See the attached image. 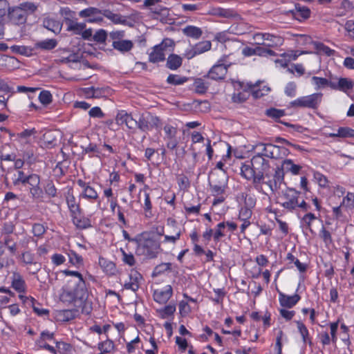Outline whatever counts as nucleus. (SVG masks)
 I'll list each match as a JSON object with an SVG mask.
<instances>
[{"label": "nucleus", "instance_id": "nucleus-32", "mask_svg": "<svg viewBox=\"0 0 354 354\" xmlns=\"http://www.w3.org/2000/svg\"><path fill=\"white\" fill-rule=\"evenodd\" d=\"M10 19L17 24H23L26 21V17L24 11L18 6L10 12Z\"/></svg>", "mask_w": 354, "mask_h": 354}, {"label": "nucleus", "instance_id": "nucleus-59", "mask_svg": "<svg viewBox=\"0 0 354 354\" xmlns=\"http://www.w3.org/2000/svg\"><path fill=\"white\" fill-rule=\"evenodd\" d=\"M149 131L153 128H158L161 125L160 119L156 115H153L149 113Z\"/></svg>", "mask_w": 354, "mask_h": 354}, {"label": "nucleus", "instance_id": "nucleus-27", "mask_svg": "<svg viewBox=\"0 0 354 354\" xmlns=\"http://www.w3.org/2000/svg\"><path fill=\"white\" fill-rule=\"evenodd\" d=\"M112 46L115 50H117L122 53H125L133 48V43L131 40L122 39L121 41L113 42Z\"/></svg>", "mask_w": 354, "mask_h": 354}, {"label": "nucleus", "instance_id": "nucleus-57", "mask_svg": "<svg viewBox=\"0 0 354 354\" xmlns=\"http://www.w3.org/2000/svg\"><path fill=\"white\" fill-rule=\"evenodd\" d=\"M63 273L66 276H71L75 277L73 279L68 280V281H81L82 282H85L83 279L82 275L77 271H72L68 270H65L63 271Z\"/></svg>", "mask_w": 354, "mask_h": 354}, {"label": "nucleus", "instance_id": "nucleus-50", "mask_svg": "<svg viewBox=\"0 0 354 354\" xmlns=\"http://www.w3.org/2000/svg\"><path fill=\"white\" fill-rule=\"evenodd\" d=\"M120 250L122 255V261L129 266H133L136 263L134 256L131 253H127L122 248Z\"/></svg>", "mask_w": 354, "mask_h": 354}, {"label": "nucleus", "instance_id": "nucleus-63", "mask_svg": "<svg viewBox=\"0 0 354 354\" xmlns=\"http://www.w3.org/2000/svg\"><path fill=\"white\" fill-rule=\"evenodd\" d=\"M314 178L320 187H326L327 186L328 180L326 177L322 174L319 172H315L314 174Z\"/></svg>", "mask_w": 354, "mask_h": 354}, {"label": "nucleus", "instance_id": "nucleus-19", "mask_svg": "<svg viewBox=\"0 0 354 354\" xmlns=\"http://www.w3.org/2000/svg\"><path fill=\"white\" fill-rule=\"evenodd\" d=\"M254 39L257 41H268V46H281L283 44V39L277 35L270 34L268 32L257 33L254 35Z\"/></svg>", "mask_w": 354, "mask_h": 354}, {"label": "nucleus", "instance_id": "nucleus-61", "mask_svg": "<svg viewBox=\"0 0 354 354\" xmlns=\"http://www.w3.org/2000/svg\"><path fill=\"white\" fill-rule=\"evenodd\" d=\"M124 36L125 32L124 30H114L109 34L112 43L124 39Z\"/></svg>", "mask_w": 354, "mask_h": 354}, {"label": "nucleus", "instance_id": "nucleus-10", "mask_svg": "<svg viewBox=\"0 0 354 354\" xmlns=\"http://www.w3.org/2000/svg\"><path fill=\"white\" fill-rule=\"evenodd\" d=\"M163 130L165 132L163 138L166 142L167 147L171 150L175 149L179 143L177 138V129L171 124H166L163 127Z\"/></svg>", "mask_w": 354, "mask_h": 354}, {"label": "nucleus", "instance_id": "nucleus-24", "mask_svg": "<svg viewBox=\"0 0 354 354\" xmlns=\"http://www.w3.org/2000/svg\"><path fill=\"white\" fill-rule=\"evenodd\" d=\"M28 178V174H26L24 170L17 169L12 172L11 180L14 186L19 187L25 185Z\"/></svg>", "mask_w": 354, "mask_h": 354}, {"label": "nucleus", "instance_id": "nucleus-49", "mask_svg": "<svg viewBox=\"0 0 354 354\" xmlns=\"http://www.w3.org/2000/svg\"><path fill=\"white\" fill-rule=\"evenodd\" d=\"M114 348V344L110 339H106L104 342L98 344V349L100 351L106 352L107 353H111Z\"/></svg>", "mask_w": 354, "mask_h": 354}, {"label": "nucleus", "instance_id": "nucleus-3", "mask_svg": "<svg viewBox=\"0 0 354 354\" xmlns=\"http://www.w3.org/2000/svg\"><path fill=\"white\" fill-rule=\"evenodd\" d=\"M255 154L260 155L263 158H281L288 154V150L283 147L272 144L258 143L254 147Z\"/></svg>", "mask_w": 354, "mask_h": 354}, {"label": "nucleus", "instance_id": "nucleus-58", "mask_svg": "<svg viewBox=\"0 0 354 354\" xmlns=\"http://www.w3.org/2000/svg\"><path fill=\"white\" fill-rule=\"evenodd\" d=\"M266 115L272 118L278 119L285 115L284 111L277 109H270L266 111Z\"/></svg>", "mask_w": 354, "mask_h": 354}, {"label": "nucleus", "instance_id": "nucleus-34", "mask_svg": "<svg viewBox=\"0 0 354 354\" xmlns=\"http://www.w3.org/2000/svg\"><path fill=\"white\" fill-rule=\"evenodd\" d=\"M281 167L283 171L290 172L294 175L298 174L301 169V166L295 164L290 159L284 160L282 162Z\"/></svg>", "mask_w": 354, "mask_h": 354}, {"label": "nucleus", "instance_id": "nucleus-55", "mask_svg": "<svg viewBox=\"0 0 354 354\" xmlns=\"http://www.w3.org/2000/svg\"><path fill=\"white\" fill-rule=\"evenodd\" d=\"M214 292L215 293V297L212 298V300L215 304H222L223 298L225 295V292L223 288H216L214 289Z\"/></svg>", "mask_w": 354, "mask_h": 354}, {"label": "nucleus", "instance_id": "nucleus-18", "mask_svg": "<svg viewBox=\"0 0 354 354\" xmlns=\"http://www.w3.org/2000/svg\"><path fill=\"white\" fill-rule=\"evenodd\" d=\"M142 279L141 274L136 270H131L129 274V281L124 283V288L136 292L140 287V281Z\"/></svg>", "mask_w": 354, "mask_h": 354}, {"label": "nucleus", "instance_id": "nucleus-16", "mask_svg": "<svg viewBox=\"0 0 354 354\" xmlns=\"http://www.w3.org/2000/svg\"><path fill=\"white\" fill-rule=\"evenodd\" d=\"M11 286L19 293L26 291V286L23 277L17 272H12L9 277Z\"/></svg>", "mask_w": 354, "mask_h": 354}, {"label": "nucleus", "instance_id": "nucleus-38", "mask_svg": "<svg viewBox=\"0 0 354 354\" xmlns=\"http://www.w3.org/2000/svg\"><path fill=\"white\" fill-rule=\"evenodd\" d=\"M213 239L215 242H218L221 239L225 236V225L221 222L216 225L215 228L213 230Z\"/></svg>", "mask_w": 354, "mask_h": 354}, {"label": "nucleus", "instance_id": "nucleus-45", "mask_svg": "<svg viewBox=\"0 0 354 354\" xmlns=\"http://www.w3.org/2000/svg\"><path fill=\"white\" fill-rule=\"evenodd\" d=\"M353 9V4L348 0H343L337 11V15L344 16Z\"/></svg>", "mask_w": 354, "mask_h": 354}, {"label": "nucleus", "instance_id": "nucleus-17", "mask_svg": "<svg viewBox=\"0 0 354 354\" xmlns=\"http://www.w3.org/2000/svg\"><path fill=\"white\" fill-rule=\"evenodd\" d=\"M65 199L66 203L68 207V209L70 212V216L73 214H77L82 209L80 208V203L76 201L75 196L73 195L71 189H68L65 193Z\"/></svg>", "mask_w": 354, "mask_h": 354}, {"label": "nucleus", "instance_id": "nucleus-6", "mask_svg": "<svg viewBox=\"0 0 354 354\" xmlns=\"http://www.w3.org/2000/svg\"><path fill=\"white\" fill-rule=\"evenodd\" d=\"M25 185H28L29 193L33 199H39L43 196L40 176L38 174L28 173Z\"/></svg>", "mask_w": 354, "mask_h": 354}, {"label": "nucleus", "instance_id": "nucleus-42", "mask_svg": "<svg viewBox=\"0 0 354 354\" xmlns=\"http://www.w3.org/2000/svg\"><path fill=\"white\" fill-rule=\"evenodd\" d=\"M83 153L85 154L88 153L89 154L88 156L90 158L92 157H100V151L95 144H89L88 146L85 147L83 149Z\"/></svg>", "mask_w": 354, "mask_h": 354}, {"label": "nucleus", "instance_id": "nucleus-54", "mask_svg": "<svg viewBox=\"0 0 354 354\" xmlns=\"http://www.w3.org/2000/svg\"><path fill=\"white\" fill-rule=\"evenodd\" d=\"M339 138H351L354 137V129L349 127H340L337 129V134Z\"/></svg>", "mask_w": 354, "mask_h": 354}, {"label": "nucleus", "instance_id": "nucleus-22", "mask_svg": "<svg viewBox=\"0 0 354 354\" xmlns=\"http://www.w3.org/2000/svg\"><path fill=\"white\" fill-rule=\"evenodd\" d=\"M21 260L26 265H30L35 267L34 270H29V272L32 274H36L41 269V265L35 261L34 254L28 251L22 253Z\"/></svg>", "mask_w": 354, "mask_h": 354}, {"label": "nucleus", "instance_id": "nucleus-48", "mask_svg": "<svg viewBox=\"0 0 354 354\" xmlns=\"http://www.w3.org/2000/svg\"><path fill=\"white\" fill-rule=\"evenodd\" d=\"M39 100L43 105L46 106L51 103L53 96L50 91L44 90L40 92Z\"/></svg>", "mask_w": 354, "mask_h": 354}, {"label": "nucleus", "instance_id": "nucleus-31", "mask_svg": "<svg viewBox=\"0 0 354 354\" xmlns=\"http://www.w3.org/2000/svg\"><path fill=\"white\" fill-rule=\"evenodd\" d=\"M183 63V59L180 56L176 54H171L168 56L166 66L168 68L175 71L177 70Z\"/></svg>", "mask_w": 354, "mask_h": 354}, {"label": "nucleus", "instance_id": "nucleus-33", "mask_svg": "<svg viewBox=\"0 0 354 354\" xmlns=\"http://www.w3.org/2000/svg\"><path fill=\"white\" fill-rule=\"evenodd\" d=\"M136 122L135 127L144 132L149 131V113L140 114L138 120L136 119Z\"/></svg>", "mask_w": 354, "mask_h": 354}, {"label": "nucleus", "instance_id": "nucleus-23", "mask_svg": "<svg viewBox=\"0 0 354 354\" xmlns=\"http://www.w3.org/2000/svg\"><path fill=\"white\" fill-rule=\"evenodd\" d=\"M98 264L106 274L114 275L116 273V266L113 261L100 257L98 260Z\"/></svg>", "mask_w": 354, "mask_h": 354}, {"label": "nucleus", "instance_id": "nucleus-26", "mask_svg": "<svg viewBox=\"0 0 354 354\" xmlns=\"http://www.w3.org/2000/svg\"><path fill=\"white\" fill-rule=\"evenodd\" d=\"M19 297L24 302H26V301H29L30 302V304H31L32 308H33L34 312L39 316H44V315H48V313H49L48 310L43 308L39 306V304H36V301L34 298L26 297L23 295H19Z\"/></svg>", "mask_w": 354, "mask_h": 354}, {"label": "nucleus", "instance_id": "nucleus-36", "mask_svg": "<svg viewBox=\"0 0 354 354\" xmlns=\"http://www.w3.org/2000/svg\"><path fill=\"white\" fill-rule=\"evenodd\" d=\"M282 180L283 177L281 175V171H276L273 179L268 180L266 183L269 186L272 192H274L279 188Z\"/></svg>", "mask_w": 354, "mask_h": 354}, {"label": "nucleus", "instance_id": "nucleus-44", "mask_svg": "<svg viewBox=\"0 0 354 354\" xmlns=\"http://www.w3.org/2000/svg\"><path fill=\"white\" fill-rule=\"evenodd\" d=\"M81 196L91 201L98 199L97 192L91 186L86 187L85 190H82Z\"/></svg>", "mask_w": 354, "mask_h": 354}, {"label": "nucleus", "instance_id": "nucleus-4", "mask_svg": "<svg viewBox=\"0 0 354 354\" xmlns=\"http://www.w3.org/2000/svg\"><path fill=\"white\" fill-rule=\"evenodd\" d=\"M322 95L321 93H313L309 95L299 97L289 104L293 108H308L317 109L321 102Z\"/></svg>", "mask_w": 354, "mask_h": 354}, {"label": "nucleus", "instance_id": "nucleus-9", "mask_svg": "<svg viewBox=\"0 0 354 354\" xmlns=\"http://www.w3.org/2000/svg\"><path fill=\"white\" fill-rule=\"evenodd\" d=\"M299 192L294 189H286L281 196V205L290 211L295 209L299 205Z\"/></svg>", "mask_w": 354, "mask_h": 354}, {"label": "nucleus", "instance_id": "nucleus-20", "mask_svg": "<svg viewBox=\"0 0 354 354\" xmlns=\"http://www.w3.org/2000/svg\"><path fill=\"white\" fill-rule=\"evenodd\" d=\"M73 225L80 230L87 229L91 227V222L88 217L82 215V210L77 214L71 216Z\"/></svg>", "mask_w": 354, "mask_h": 354}, {"label": "nucleus", "instance_id": "nucleus-53", "mask_svg": "<svg viewBox=\"0 0 354 354\" xmlns=\"http://www.w3.org/2000/svg\"><path fill=\"white\" fill-rule=\"evenodd\" d=\"M24 12L33 13L37 9L38 6L32 2H24L19 6Z\"/></svg>", "mask_w": 354, "mask_h": 354}, {"label": "nucleus", "instance_id": "nucleus-21", "mask_svg": "<svg viewBox=\"0 0 354 354\" xmlns=\"http://www.w3.org/2000/svg\"><path fill=\"white\" fill-rule=\"evenodd\" d=\"M300 300V296L297 294L287 295L283 292L279 293V301L283 307L290 308L295 306Z\"/></svg>", "mask_w": 354, "mask_h": 354}, {"label": "nucleus", "instance_id": "nucleus-8", "mask_svg": "<svg viewBox=\"0 0 354 354\" xmlns=\"http://www.w3.org/2000/svg\"><path fill=\"white\" fill-rule=\"evenodd\" d=\"M209 187L211 194L214 197L212 205L215 206L224 202L226 198L227 176H223V181L219 185H212Z\"/></svg>", "mask_w": 354, "mask_h": 354}, {"label": "nucleus", "instance_id": "nucleus-56", "mask_svg": "<svg viewBox=\"0 0 354 354\" xmlns=\"http://www.w3.org/2000/svg\"><path fill=\"white\" fill-rule=\"evenodd\" d=\"M296 84L293 82H290L286 84L284 92L287 96L290 97H294L296 95Z\"/></svg>", "mask_w": 354, "mask_h": 354}, {"label": "nucleus", "instance_id": "nucleus-47", "mask_svg": "<svg viewBox=\"0 0 354 354\" xmlns=\"http://www.w3.org/2000/svg\"><path fill=\"white\" fill-rule=\"evenodd\" d=\"M319 236L324 242L325 245L326 247H329L330 245L333 244V239L331 234L328 230H326L324 227H322V228L321 229Z\"/></svg>", "mask_w": 354, "mask_h": 354}, {"label": "nucleus", "instance_id": "nucleus-25", "mask_svg": "<svg viewBox=\"0 0 354 354\" xmlns=\"http://www.w3.org/2000/svg\"><path fill=\"white\" fill-rule=\"evenodd\" d=\"M103 15L114 24L127 25V21L125 17L120 14L114 13L109 10H104L103 11Z\"/></svg>", "mask_w": 354, "mask_h": 354}, {"label": "nucleus", "instance_id": "nucleus-39", "mask_svg": "<svg viewBox=\"0 0 354 354\" xmlns=\"http://www.w3.org/2000/svg\"><path fill=\"white\" fill-rule=\"evenodd\" d=\"M74 313L72 310H62L56 313V318L59 322H68L73 319Z\"/></svg>", "mask_w": 354, "mask_h": 354}, {"label": "nucleus", "instance_id": "nucleus-11", "mask_svg": "<svg viewBox=\"0 0 354 354\" xmlns=\"http://www.w3.org/2000/svg\"><path fill=\"white\" fill-rule=\"evenodd\" d=\"M241 175L247 180H252L255 186L263 182L262 174H257L251 162L243 163L241 167Z\"/></svg>", "mask_w": 354, "mask_h": 354}, {"label": "nucleus", "instance_id": "nucleus-52", "mask_svg": "<svg viewBox=\"0 0 354 354\" xmlns=\"http://www.w3.org/2000/svg\"><path fill=\"white\" fill-rule=\"evenodd\" d=\"M194 46L196 53L199 55L209 50L211 48L212 44L209 41H203L198 43Z\"/></svg>", "mask_w": 354, "mask_h": 354}, {"label": "nucleus", "instance_id": "nucleus-15", "mask_svg": "<svg viewBox=\"0 0 354 354\" xmlns=\"http://www.w3.org/2000/svg\"><path fill=\"white\" fill-rule=\"evenodd\" d=\"M115 121L118 125L125 124L127 128L132 129L135 128L136 119L124 110L119 111L115 116Z\"/></svg>", "mask_w": 354, "mask_h": 354}, {"label": "nucleus", "instance_id": "nucleus-40", "mask_svg": "<svg viewBox=\"0 0 354 354\" xmlns=\"http://www.w3.org/2000/svg\"><path fill=\"white\" fill-rule=\"evenodd\" d=\"M188 79L178 75L170 74L167 79V82L172 85H182L187 82Z\"/></svg>", "mask_w": 354, "mask_h": 354}, {"label": "nucleus", "instance_id": "nucleus-62", "mask_svg": "<svg viewBox=\"0 0 354 354\" xmlns=\"http://www.w3.org/2000/svg\"><path fill=\"white\" fill-rule=\"evenodd\" d=\"M192 311L191 307L187 301H181L179 303V312L181 315L186 316Z\"/></svg>", "mask_w": 354, "mask_h": 354}, {"label": "nucleus", "instance_id": "nucleus-35", "mask_svg": "<svg viewBox=\"0 0 354 354\" xmlns=\"http://www.w3.org/2000/svg\"><path fill=\"white\" fill-rule=\"evenodd\" d=\"M296 324L298 331L302 337L303 342L311 345V338L309 335V332L306 326L300 321H296Z\"/></svg>", "mask_w": 354, "mask_h": 354}, {"label": "nucleus", "instance_id": "nucleus-30", "mask_svg": "<svg viewBox=\"0 0 354 354\" xmlns=\"http://www.w3.org/2000/svg\"><path fill=\"white\" fill-rule=\"evenodd\" d=\"M182 32L187 37L194 39H199L203 34L202 30L194 26H187L182 29Z\"/></svg>", "mask_w": 354, "mask_h": 354}, {"label": "nucleus", "instance_id": "nucleus-46", "mask_svg": "<svg viewBox=\"0 0 354 354\" xmlns=\"http://www.w3.org/2000/svg\"><path fill=\"white\" fill-rule=\"evenodd\" d=\"M338 88L343 91L350 90L353 86V82L348 78H340L338 80Z\"/></svg>", "mask_w": 354, "mask_h": 354}, {"label": "nucleus", "instance_id": "nucleus-51", "mask_svg": "<svg viewBox=\"0 0 354 354\" xmlns=\"http://www.w3.org/2000/svg\"><path fill=\"white\" fill-rule=\"evenodd\" d=\"M311 83L315 86L316 89H319L328 86V81L324 77L313 76L311 78Z\"/></svg>", "mask_w": 354, "mask_h": 354}, {"label": "nucleus", "instance_id": "nucleus-2", "mask_svg": "<svg viewBox=\"0 0 354 354\" xmlns=\"http://www.w3.org/2000/svg\"><path fill=\"white\" fill-rule=\"evenodd\" d=\"M132 241L137 245L136 254L138 255L153 259L156 257L160 251V243L153 239L139 236L134 238Z\"/></svg>", "mask_w": 354, "mask_h": 354}, {"label": "nucleus", "instance_id": "nucleus-29", "mask_svg": "<svg viewBox=\"0 0 354 354\" xmlns=\"http://www.w3.org/2000/svg\"><path fill=\"white\" fill-rule=\"evenodd\" d=\"M66 24L67 25L66 30L73 32L75 35H80L86 27L84 23H80L71 19L66 20Z\"/></svg>", "mask_w": 354, "mask_h": 354}, {"label": "nucleus", "instance_id": "nucleus-14", "mask_svg": "<svg viewBox=\"0 0 354 354\" xmlns=\"http://www.w3.org/2000/svg\"><path fill=\"white\" fill-rule=\"evenodd\" d=\"M251 165L257 174H262L263 180L268 176L267 171L269 170V162L265 158L260 155L255 154L251 159Z\"/></svg>", "mask_w": 354, "mask_h": 354}, {"label": "nucleus", "instance_id": "nucleus-60", "mask_svg": "<svg viewBox=\"0 0 354 354\" xmlns=\"http://www.w3.org/2000/svg\"><path fill=\"white\" fill-rule=\"evenodd\" d=\"M44 26L48 29L52 30L54 32H59L61 30L59 24L53 20L48 19V20L45 21Z\"/></svg>", "mask_w": 354, "mask_h": 354}, {"label": "nucleus", "instance_id": "nucleus-28", "mask_svg": "<svg viewBox=\"0 0 354 354\" xmlns=\"http://www.w3.org/2000/svg\"><path fill=\"white\" fill-rule=\"evenodd\" d=\"M176 307L174 303H170L163 308L157 310L159 317L162 319H169L174 316Z\"/></svg>", "mask_w": 354, "mask_h": 354}, {"label": "nucleus", "instance_id": "nucleus-7", "mask_svg": "<svg viewBox=\"0 0 354 354\" xmlns=\"http://www.w3.org/2000/svg\"><path fill=\"white\" fill-rule=\"evenodd\" d=\"M174 41L170 39H164L160 44L153 47V50L149 54V59L152 63H156L163 61L165 58V50L167 48L171 47Z\"/></svg>", "mask_w": 354, "mask_h": 354}, {"label": "nucleus", "instance_id": "nucleus-13", "mask_svg": "<svg viewBox=\"0 0 354 354\" xmlns=\"http://www.w3.org/2000/svg\"><path fill=\"white\" fill-rule=\"evenodd\" d=\"M173 295V288L171 285L155 289L153 292V300L160 304H165Z\"/></svg>", "mask_w": 354, "mask_h": 354}, {"label": "nucleus", "instance_id": "nucleus-37", "mask_svg": "<svg viewBox=\"0 0 354 354\" xmlns=\"http://www.w3.org/2000/svg\"><path fill=\"white\" fill-rule=\"evenodd\" d=\"M57 45V41L55 39H46L40 41L35 44L37 48L46 50H50L55 48Z\"/></svg>", "mask_w": 354, "mask_h": 354}, {"label": "nucleus", "instance_id": "nucleus-12", "mask_svg": "<svg viewBox=\"0 0 354 354\" xmlns=\"http://www.w3.org/2000/svg\"><path fill=\"white\" fill-rule=\"evenodd\" d=\"M79 16L82 18H87L88 23H101L103 21V12L94 7H89L84 9L79 12Z\"/></svg>", "mask_w": 354, "mask_h": 354}, {"label": "nucleus", "instance_id": "nucleus-41", "mask_svg": "<svg viewBox=\"0 0 354 354\" xmlns=\"http://www.w3.org/2000/svg\"><path fill=\"white\" fill-rule=\"evenodd\" d=\"M181 236V230L180 228L176 227L174 230V234L171 235H165L164 240L162 243H171L173 244L176 243V242L180 239Z\"/></svg>", "mask_w": 354, "mask_h": 354}, {"label": "nucleus", "instance_id": "nucleus-64", "mask_svg": "<svg viewBox=\"0 0 354 354\" xmlns=\"http://www.w3.org/2000/svg\"><path fill=\"white\" fill-rule=\"evenodd\" d=\"M106 37V32L103 29H100L94 34L93 40L97 42L102 43L105 41Z\"/></svg>", "mask_w": 354, "mask_h": 354}, {"label": "nucleus", "instance_id": "nucleus-43", "mask_svg": "<svg viewBox=\"0 0 354 354\" xmlns=\"http://www.w3.org/2000/svg\"><path fill=\"white\" fill-rule=\"evenodd\" d=\"M193 86L194 90L198 93H205L208 88L207 84L201 78L196 79L194 81Z\"/></svg>", "mask_w": 354, "mask_h": 354}, {"label": "nucleus", "instance_id": "nucleus-1", "mask_svg": "<svg viewBox=\"0 0 354 354\" xmlns=\"http://www.w3.org/2000/svg\"><path fill=\"white\" fill-rule=\"evenodd\" d=\"M88 297V292L86 286V282L81 281H67L62 287L59 295V299L68 304H73L76 307H81Z\"/></svg>", "mask_w": 354, "mask_h": 354}, {"label": "nucleus", "instance_id": "nucleus-5", "mask_svg": "<svg viewBox=\"0 0 354 354\" xmlns=\"http://www.w3.org/2000/svg\"><path fill=\"white\" fill-rule=\"evenodd\" d=\"M232 62L228 60L227 56H223L211 68L208 73V77L214 80H223L227 74V68Z\"/></svg>", "mask_w": 354, "mask_h": 354}]
</instances>
